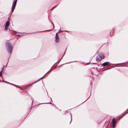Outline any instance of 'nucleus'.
<instances>
[{"label": "nucleus", "instance_id": "nucleus-1", "mask_svg": "<svg viewBox=\"0 0 128 128\" xmlns=\"http://www.w3.org/2000/svg\"><path fill=\"white\" fill-rule=\"evenodd\" d=\"M17 0H15L13 2L12 7V12H13L16 6Z\"/></svg>", "mask_w": 128, "mask_h": 128}, {"label": "nucleus", "instance_id": "nucleus-2", "mask_svg": "<svg viewBox=\"0 0 128 128\" xmlns=\"http://www.w3.org/2000/svg\"><path fill=\"white\" fill-rule=\"evenodd\" d=\"M116 123V120L115 118L112 119V127L115 126V124Z\"/></svg>", "mask_w": 128, "mask_h": 128}, {"label": "nucleus", "instance_id": "nucleus-3", "mask_svg": "<svg viewBox=\"0 0 128 128\" xmlns=\"http://www.w3.org/2000/svg\"><path fill=\"white\" fill-rule=\"evenodd\" d=\"M10 24V22L9 21H7L6 23V25L5 26L4 30H6L8 29V27L9 26Z\"/></svg>", "mask_w": 128, "mask_h": 128}, {"label": "nucleus", "instance_id": "nucleus-4", "mask_svg": "<svg viewBox=\"0 0 128 128\" xmlns=\"http://www.w3.org/2000/svg\"><path fill=\"white\" fill-rule=\"evenodd\" d=\"M59 37L57 34V33L56 34V42H59Z\"/></svg>", "mask_w": 128, "mask_h": 128}, {"label": "nucleus", "instance_id": "nucleus-5", "mask_svg": "<svg viewBox=\"0 0 128 128\" xmlns=\"http://www.w3.org/2000/svg\"><path fill=\"white\" fill-rule=\"evenodd\" d=\"M109 64V62H106L103 63L102 64V66H106L108 65Z\"/></svg>", "mask_w": 128, "mask_h": 128}, {"label": "nucleus", "instance_id": "nucleus-6", "mask_svg": "<svg viewBox=\"0 0 128 128\" xmlns=\"http://www.w3.org/2000/svg\"><path fill=\"white\" fill-rule=\"evenodd\" d=\"M55 7H53L51 10H52Z\"/></svg>", "mask_w": 128, "mask_h": 128}, {"label": "nucleus", "instance_id": "nucleus-7", "mask_svg": "<svg viewBox=\"0 0 128 128\" xmlns=\"http://www.w3.org/2000/svg\"><path fill=\"white\" fill-rule=\"evenodd\" d=\"M2 75V73L1 72H0V76H1Z\"/></svg>", "mask_w": 128, "mask_h": 128}, {"label": "nucleus", "instance_id": "nucleus-8", "mask_svg": "<svg viewBox=\"0 0 128 128\" xmlns=\"http://www.w3.org/2000/svg\"><path fill=\"white\" fill-rule=\"evenodd\" d=\"M32 84H31V85H30V84L29 85L31 86V85H32Z\"/></svg>", "mask_w": 128, "mask_h": 128}]
</instances>
